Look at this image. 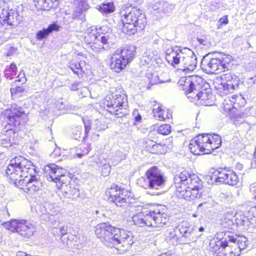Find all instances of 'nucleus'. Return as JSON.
<instances>
[{
    "label": "nucleus",
    "instance_id": "42",
    "mask_svg": "<svg viewBox=\"0 0 256 256\" xmlns=\"http://www.w3.org/2000/svg\"><path fill=\"white\" fill-rule=\"evenodd\" d=\"M114 156L112 157V164H115L122 160H126L127 158L128 154L124 153L120 150H116L115 152Z\"/></svg>",
    "mask_w": 256,
    "mask_h": 256
},
{
    "label": "nucleus",
    "instance_id": "26",
    "mask_svg": "<svg viewBox=\"0 0 256 256\" xmlns=\"http://www.w3.org/2000/svg\"><path fill=\"white\" fill-rule=\"evenodd\" d=\"M115 52L120 56L127 64L130 62L134 59L135 53L136 48L134 46H126L120 50H118Z\"/></svg>",
    "mask_w": 256,
    "mask_h": 256
},
{
    "label": "nucleus",
    "instance_id": "2",
    "mask_svg": "<svg viewBox=\"0 0 256 256\" xmlns=\"http://www.w3.org/2000/svg\"><path fill=\"white\" fill-rule=\"evenodd\" d=\"M174 180L178 196L188 200L201 197L202 182L197 175L184 170L176 175Z\"/></svg>",
    "mask_w": 256,
    "mask_h": 256
},
{
    "label": "nucleus",
    "instance_id": "62",
    "mask_svg": "<svg viewBox=\"0 0 256 256\" xmlns=\"http://www.w3.org/2000/svg\"><path fill=\"white\" fill-rule=\"evenodd\" d=\"M219 22L222 24H228V20L227 16H225L221 18L219 20Z\"/></svg>",
    "mask_w": 256,
    "mask_h": 256
},
{
    "label": "nucleus",
    "instance_id": "49",
    "mask_svg": "<svg viewBox=\"0 0 256 256\" xmlns=\"http://www.w3.org/2000/svg\"><path fill=\"white\" fill-rule=\"evenodd\" d=\"M82 126H78L76 127L72 130V136L76 140H78L82 135Z\"/></svg>",
    "mask_w": 256,
    "mask_h": 256
},
{
    "label": "nucleus",
    "instance_id": "46",
    "mask_svg": "<svg viewBox=\"0 0 256 256\" xmlns=\"http://www.w3.org/2000/svg\"><path fill=\"white\" fill-rule=\"evenodd\" d=\"M158 134L162 135H168L171 132V126L168 124L160 126L157 130Z\"/></svg>",
    "mask_w": 256,
    "mask_h": 256
},
{
    "label": "nucleus",
    "instance_id": "58",
    "mask_svg": "<svg viewBox=\"0 0 256 256\" xmlns=\"http://www.w3.org/2000/svg\"><path fill=\"white\" fill-rule=\"evenodd\" d=\"M24 90V88L23 87V86H18L16 88H11L10 92L12 94L14 93L18 94L23 92Z\"/></svg>",
    "mask_w": 256,
    "mask_h": 256
},
{
    "label": "nucleus",
    "instance_id": "34",
    "mask_svg": "<svg viewBox=\"0 0 256 256\" xmlns=\"http://www.w3.org/2000/svg\"><path fill=\"white\" fill-rule=\"evenodd\" d=\"M233 242H234V246L240 250V255L242 251L246 249L248 244V241L244 236H237L233 235Z\"/></svg>",
    "mask_w": 256,
    "mask_h": 256
},
{
    "label": "nucleus",
    "instance_id": "24",
    "mask_svg": "<svg viewBox=\"0 0 256 256\" xmlns=\"http://www.w3.org/2000/svg\"><path fill=\"white\" fill-rule=\"evenodd\" d=\"M231 84H222L220 82L219 80H215L214 84L218 92L220 95H226L229 93H232L234 90L239 88L240 84L237 82L236 80H234V82Z\"/></svg>",
    "mask_w": 256,
    "mask_h": 256
},
{
    "label": "nucleus",
    "instance_id": "35",
    "mask_svg": "<svg viewBox=\"0 0 256 256\" xmlns=\"http://www.w3.org/2000/svg\"><path fill=\"white\" fill-rule=\"evenodd\" d=\"M234 80H236L238 84L240 83L239 78L234 74L228 72L226 73L222 74L220 78H217L216 80H219L220 82H222V84H234Z\"/></svg>",
    "mask_w": 256,
    "mask_h": 256
},
{
    "label": "nucleus",
    "instance_id": "12",
    "mask_svg": "<svg viewBox=\"0 0 256 256\" xmlns=\"http://www.w3.org/2000/svg\"><path fill=\"white\" fill-rule=\"evenodd\" d=\"M180 84L184 86L183 90H185L186 94H195L201 90H206L209 87L208 84L200 76H194L189 78H182L180 81ZM192 96H190V97Z\"/></svg>",
    "mask_w": 256,
    "mask_h": 256
},
{
    "label": "nucleus",
    "instance_id": "17",
    "mask_svg": "<svg viewBox=\"0 0 256 256\" xmlns=\"http://www.w3.org/2000/svg\"><path fill=\"white\" fill-rule=\"evenodd\" d=\"M22 20V17L16 8H0V22L2 24H6L12 26H16Z\"/></svg>",
    "mask_w": 256,
    "mask_h": 256
},
{
    "label": "nucleus",
    "instance_id": "30",
    "mask_svg": "<svg viewBox=\"0 0 256 256\" xmlns=\"http://www.w3.org/2000/svg\"><path fill=\"white\" fill-rule=\"evenodd\" d=\"M62 191L65 194V197L70 198H76L79 196L80 192L78 189L72 186V184L66 181L62 184L61 188Z\"/></svg>",
    "mask_w": 256,
    "mask_h": 256
},
{
    "label": "nucleus",
    "instance_id": "61",
    "mask_svg": "<svg viewBox=\"0 0 256 256\" xmlns=\"http://www.w3.org/2000/svg\"><path fill=\"white\" fill-rule=\"evenodd\" d=\"M52 233L54 236H61V232L60 227L52 229Z\"/></svg>",
    "mask_w": 256,
    "mask_h": 256
},
{
    "label": "nucleus",
    "instance_id": "10",
    "mask_svg": "<svg viewBox=\"0 0 256 256\" xmlns=\"http://www.w3.org/2000/svg\"><path fill=\"white\" fill-rule=\"evenodd\" d=\"M218 236L217 239L219 240L216 244V246L218 247L219 252H222L224 256H240V250L234 246V239L231 232H222L218 234Z\"/></svg>",
    "mask_w": 256,
    "mask_h": 256
},
{
    "label": "nucleus",
    "instance_id": "4",
    "mask_svg": "<svg viewBox=\"0 0 256 256\" xmlns=\"http://www.w3.org/2000/svg\"><path fill=\"white\" fill-rule=\"evenodd\" d=\"M123 24L122 32L132 35L143 30L146 24V19L142 10L136 8H128L121 12Z\"/></svg>",
    "mask_w": 256,
    "mask_h": 256
},
{
    "label": "nucleus",
    "instance_id": "39",
    "mask_svg": "<svg viewBox=\"0 0 256 256\" xmlns=\"http://www.w3.org/2000/svg\"><path fill=\"white\" fill-rule=\"evenodd\" d=\"M107 44H102L100 42L96 41L90 45V48L96 52H102L104 50L108 49L109 46L106 45Z\"/></svg>",
    "mask_w": 256,
    "mask_h": 256
},
{
    "label": "nucleus",
    "instance_id": "15",
    "mask_svg": "<svg viewBox=\"0 0 256 256\" xmlns=\"http://www.w3.org/2000/svg\"><path fill=\"white\" fill-rule=\"evenodd\" d=\"M45 172L47 174L48 179L57 182H60L62 184L68 181L70 182V178L66 170L59 167L54 164H51L45 168Z\"/></svg>",
    "mask_w": 256,
    "mask_h": 256
},
{
    "label": "nucleus",
    "instance_id": "21",
    "mask_svg": "<svg viewBox=\"0 0 256 256\" xmlns=\"http://www.w3.org/2000/svg\"><path fill=\"white\" fill-rule=\"evenodd\" d=\"M216 181L230 186L237 184L238 176L236 173L229 168H224L218 172Z\"/></svg>",
    "mask_w": 256,
    "mask_h": 256
},
{
    "label": "nucleus",
    "instance_id": "53",
    "mask_svg": "<svg viewBox=\"0 0 256 256\" xmlns=\"http://www.w3.org/2000/svg\"><path fill=\"white\" fill-rule=\"evenodd\" d=\"M82 120L84 125L85 128V136L84 137V138H85L86 137L88 136V134L91 129V126L90 122L88 120H85L83 119Z\"/></svg>",
    "mask_w": 256,
    "mask_h": 256
},
{
    "label": "nucleus",
    "instance_id": "6",
    "mask_svg": "<svg viewBox=\"0 0 256 256\" xmlns=\"http://www.w3.org/2000/svg\"><path fill=\"white\" fill-rule=\"evenodd\" d=\"M32 163L21 156H17L10 160L6 171V175L16 186L19 180L26 178V173H34Z\"/></svg>",
    "mask_w": 256,
    "mask_h": 256
},
{
    "label": "nucleus",
    "instance_id": "11",
    "mask_svg": "<svg viewBox=\"0 0 256 256\" xmlns=\"http://www.w3.org/2000/svg\"><path fill=\"white\" fill-rule=\"evenodd\" d=\"M2 226L12 232H16L24 236L29 238L34 234L36 226L26 220L14 219L2 223Z\"/></svg>",
    "mask_w": 256,
    "mask_h": 256
},
{
    "label": "nucleus",
    "instance_id": "52",
    "mask_svg": "<svg viewBox=\"0 0 256 256\" xmlns=\"http://www.w3.org/2000/svg\"><path fill=\"white\" fill-rule=\"evenodd\" d=\"M164 146L160 144H154L152 146V153H161L162 149Z\"/></svg>",
    "mask_w": 256,
    "mask_h": 256
},
{
    "label": "nucleus",
    "instance_id": "54",
    "mask_svg": "<svg viewBox=\"0 0 256 256\" xmlns=\"http://www.w3.org/2000/svg\"><path fill=\"white\" fill-rule=\"evenodd\" d=\"M250 190L252 195V199L256 204V182L250 185Z\"/></svg>",
    "mask_w": 256,
    "mask_h": 256
},
{
    "label": "nucleus",
    "instance_id": "5",
    "mask_svg": "<svg viewBox=\"0 0 256 256\" xmlns=\"http://www.w3.org/2000/svg\"><path fill=\"white\" fill-rule=\"evenodd\" d=\"M221 144L222 139L219 135L215 134H201L190 141L188 148L192 153L195 155H198L200 152L209 154L219 148Z\"/></svg>",
    "mask_w": 256,
    "mask_h": 256
},
{
    "label": "nucleus",
    "instance_id": "60",
    "mask_svg": "<svg viewBox=\"0 0 256 256\" xmlns=\"http://www.w3.org/2000/svg\"><path fill=\"white\" fill-rule=\"evenodd\" d=\"M81 86V84L80 82H74L71 84L70 88L72 90H78L79 87Z\"/></svg>",
    "mask_w": 256,
    "mask_h": 256
},
{
    "label": "nucleus",
    "instance_id": "56",
    "mask_svg": "<svg viewBox=\"0 0 256 256\" xmlns=\"http://www.w3.org/2000/svg\"><path fill=\"white\" fill-rule=\"evenodd\" d=\"M72 236L70 234H66L60 236V240L64 244H68L69 240H70Z\"/></svg>",
    "mask_w": 256,
    "mask_h": 256
},
{
    "label": "nucleus",
    "instance_id": "64",
    "mask_svg": "<svg viewBox=\"0 0 256 256\" xmlns=\"http://www.w3.org/2000/svg\"><path fill=\"white\" fill-rule=\"evenodd\" d=\"M16 256H31L30 254H26L23 252H17Z\"/></svg>",
    "mask_w": 256,
    "mask_h": 256
},
{
    "label": "nucleus",
    "instance_id": "7",
    "mask_svg": "<svg viewBox=\"0 0 256 256\" xmlns=\"http://www.w3.org/2000/svg\"><path fill=\"white\" fill-rule=\"evenodd\" d=\"M142 180L144 182L142 186L151 190L148 192L150 194L158 195L164 192L166 178L157 167L154 166L148 170L145 177H142Z\"/></svg>",
    "mask_w": 256,
    "mask_h": 256
},
{
    "label": "nucleus",
    "instance_id": "59",
    "mask_svg": "<svg viewBox=\"0 0 256 256\" xmlns=\"http://www.w3.org/2000/svg\"><path fill=\"white\" fill-rule=\"evenodd\" d=\"M96 130L98 131H100L102 130H105L107 126L104 124H102L100 121H97L96 123Z\"/></svg>",
    "mask_w": 256,
    "mask_h": 256
},
{
    "label": "nucleus",
    "instance_id": "18",
    "mask_svg": "<svg viewBox=\"0 0 256 256\" xmlns=\"http://www.w3.org/2000/svg\"><path fill=\"white\" fill-rule=\"evenodd\" d=\"M164 208H158L154 210H150L151 226L162 228L166 225L169 221L168 214Z\"/></svg>",
    "mask_w": 256,
    "mask_h": 256
},
{
    "label": "nucleus",
    "instance_id": "16",
    "mask_svg": "<svg viewBox=\"0 0 256 256\" xmlns=\"http://www.w3.org/2000/svg\"><path fill=\"white\" fill-rule=\"evenodd\" d=\"M34 173L30 174L29 172L26 174V178L20 179L18 184V186H25V189L30 192L38 191L42 186V182L40 179V176L37 174L35 166L33 164Z\"/></svg>",
    "mask_w": 256,
    "mask_h": 256
},
{
    "label": "nucleus",
    "instance_id": "29",
    "mask_svg": "<svg viewBox=\"0 0 256 256\" xmlns=\"http://www.w3.org/2000/svg\"><path fill=\"white\" fill-rule=\"evenodd\" d=\"M35 7L38 10H48L52 8H56L58 2L53 0H32Z\"/></svg>",
    "mask_w": 256,
    "mask_h": 256
},
{
    "label": "nucleus",
    "instance_id": "13",
    "mask_svg": "<svg viewBox=\"0 0 256 256\" xmlns=\"http://www.w3.org/2000/svg\"><path fill=\"white\" fill-rule=\"evenodd\" d=\"M110 30L106 26H102L100 28V32H96V30L88 29L84 36L85 42L90 45L96 41L100 42L102 44H108L111 42L112 34L108 32Z\"/></svg>",
    "mask_w": 256,
    "mask_h": 256
},
{
    "label": "nucleus",
    "instance_id": "47",
    "mask_svg": "<svg viewBox=\"0 0 256 256\" xmlns=\"http://www.w3.org/2000/svg\"><path fill=\"white\" fill-rule=\"evenodd\" d=\"M234 221L238 226H244L248 222V218L242 214H236Z\"/></svg>",
    "mask_w": 256,
    "mask_h": 256
},
{
    "label": "nucleus",
    "instance_id": "9",
    "mask_svg": "<svg viewBox=\"0 0 256 256\" xmlns=\"http://www.w3.org/2000/svg\"><path fill=\"white\" fill-rule=\"evenodd\" d=\"M106 110L116 118H121L126 114V96L124 94H112L106 97L104 102Z\"/></svg>",
    "mask_w": 256,
    "mask_h": 256
},
{
    "label": "nucleus",
    "instance_id": "32",
    "mask_svg": "<svg viewBox=\"0 0 256 256\" xmlns=\"http://www.w3.org/2000/svg\"><path fill=\"white\" fill-rule=\"evenodd\" d=\"M196 96L198 100H201L200 103L202 104L208 106L210 105V100L212 98V94L210 88H206V90H201L195 93Z\"/></svg>",
    "mask_w": 256,
    "mask_h": 256
},
{
    "label": "nucleus",
    "instance_id": "19",
    "mask_svg": "<svg viewBox=\"0 0 256 256\" xmlns=\"http://www.w3.org/2000/svg\"><path fill=\"white\" fill-rule=\"evenodd\" d=\"M165 58L167 62L175 67L180 64L182 56L184 54V48L176 46H172L167 45L165 47Z\"/></svg>",
    "mask_w": 256,
    "mask_h": 256
},
{
    "label": "nucleus",
    "instance_id": "51",
    "mask_svg": "<svg viewBox=\"0 0 256 256\" xmlns=\"http://www.w3.org/2000/svg\"><path fill=\"white\" fill-rule=\"evenodd\" d=\"M111 166L109 164H104L102 168V174L104 176H108L110 171Z\"/></svg>",
    "mask_w": 256,
    "mask_h": 256
},
{
    "label": "nucleus",
    "instance_id": "20",
    "mask_svg": "<svg viewBox=\"0 0 256 256\" xmlns=\"http://www.w3.org/2000/svg\"><path fill=\"white\" fill-rule=\"evenodd\" d=\"M183 66L184 72H192L196 66L197 58L194 52L190 48H184V54L180 64Z\"/></svg>",
    "mask_w": 256,
    "mask_h": 256
},
{
    "label": "nucleus",
    "instance_id": "22",
    "mask_svg": "<svg viewBox=\"0 0 256 256\" xmlns=\"http://www.w3.org/2000/svg\"><path fill=\"white\" fill-rule=\"evenodd\" d=\"M73 4L74 6L73 18L84 21L85 13L90 8L88 0H73Z\"/></svg>",
    "mask_w": 256,
    "mask_h": 256
},
{
    "label": "nucleus",
    "instance_id": "55",
    "mask_svg": "<svg viewBox=\"0 0 256 256\" xmlns=\"http://www.w3.org/2000/svg\"><path fill=\"white\" fill-rule=\"evenodd\" d=\"M16 78V82H22V84L25 83L26 80L25 77L24 72L23 70L20 72L18 76Z\"/></svg>",
    "mask_w": 256,
    "mask_h": 256
},
{
    "label": "nucleus",
    "instance_id": "50",
    "mask_svg": "<svg viewBox=\"0 0 256 256\" xmlns=\"http://www.w3.org/2000/svg\"><path fill=\"white\" fill-rule=\"evenodd\" d=\"M146 76L149 80V82L152 84H156L158 82V77L157 76H154L152 73H147Z\"/></svg>",
    "mask_w": 256,
    "mask_h": 256
},
{
    "label": "nucleus",
    "instance_id": "8",
    "mask_svg": "<svg viewBox=\"0 0 256 256\" xmlns=\"http://www.w3.org/2000/svg\"><path fill=\"white\" fill-rule=\"evenodd\" d=\"M230 61L231 58L228 55L220 54L212 57L208 54L202 58L201 68L207 74H218L228 70Z\"/></svg>",
    "mask_w": 256,
    "mask_h": 256
},
{
    "label": "nucleus",
    "instance_id": "36",
    "mask_svg": "<svg viewBox=\"0 0 256 256\" xmlns=\"http://www.w3.org/2000/svg\"><path fill=\"white\" fill-rule=\"evenodd\" d=\"M58 26L56 24L54 23L50 24L48 28H44L42 30L38 31L36 34V38L38 40H42L52 32L58 31Z\"/></svg>",
    "mask_w": 256,
    "mask_h": 256
},
{
    "label": "nucleus",
    "instance_id": "38",
    "mask_svg": "<svg viewBox=\"0 0 256 256\" xmlns=\"http://www.w3.org/2000/svg\"><path fill=\"white\" fill-rule=\"evenodd\" d=\"M35 210L36 213L40 216H43L42 218L46 221L50 220L52 218L47 216L46 208V202L43 204H38L36 206Z\"/></svg>",
    "mask_w": 256,
    "mask_h": 256
},
{
    "label": "nucleus",
    "instance_id": "1",
    "mask_svg": "<svg viewBox=\"0 0 256 256\" xmlns=\"http://www.w3.org/2000/svg\"><path fill=\"white\" fill-rule=\"evenodd\" d=\"M95 232L104 245L110 248L114 247L120 252L130 248L133 243L132 233L113 226L109 223L98 224L96 227Z\"/></svg>",
    "mask_w": 256,
    "mask_h": 256
},
{
    "label": "nucleus",
    "instance_id": "25",
    "mask_svg": "<svg viewBox=\"0 0 256 256\" xmlns=\"http://www.w3.org/2000/svg\"><path fill=\"white\" fill-rule=\"evenodd\" d=\"M166 240L172 245L182 244L179 226L176 228H168L166 232Z\"/></svg>",
    "mask_w": 256,
    "mask_h": 256
},
{
    "label": "nucleus",
    "instance_id": "31",
    "mask_svg": "<svg viewBox=\"0 0 256 256\" xmlns=\"http://www.w3.org/2000/svg\"><path fill=\"white\" fill-rule=\"evenodd\" d=\"M236 212L230 209L227 210L221 218L222 224L224 227L232 228V226L234 224Z\"/></svg>",
    "mask_w": 256,
    "mask_h": 256
},
{
    "label": "nucleus",
    "instance_id": "14",
    "mask_svg": "<svg viewBox=\"0 0 256 256\" xmlns=\"http://www.w3.org/2000/svg\"><path fill=\"white\" fill-rule=\"evenodd\" d=\"M106 194L109 196V200L114 203L118 206L121 207L129 203L128 192L124 188L121 189L116 185L112 186Z\"/></svg>",
    "mask_w": 256,
    "mask_h": 256
},
{
    "label": "nucleus",
    "instance_id": "37",
    "mask_svg": "<svg viewBox=\"0 0 256 256\" xmlns=\"http://www.w3.org/2000/svg\"><path fill=\"white\" fill-rule=\"evenodd\" d=\"M84 64V62L81 61L77 62L74 61H70L69 62L68 66L75 74H76L78 77H80L82 75V72H84L82 68V66Z\"/></svg>",
    "mask_w": 256,
    "mask_h": 256
},
{
    "label": "nucleus",
    "instance_id": "28",
    "mask_svg": "<svg viewBox=\"0 0 256 256\" xmlns=\"http://www.w3.org/2000/svg\"><path fill=\"white\" fill-rule=\"evenodd\" d=\"M127 64L124 61L120 56L114 52L112 58L110 68L116 72H119L126 68Z\"/></svg>",
    "mask_w": 256,
    "mask_h": 256
},
{
    "label": "nucleus",
    "instance_id": "41",
    "mask_svg": "<svg viewBox=\"0 0 256 256\" xmlns=\"http://www.w3.org/2000/svg\"><path fill=\"white\" fill-rule=\"evenodd\" d=\"M98 6V10L106 14L112 13L114 10V6L111 2L103 4Z\"/></svg>",
    "mask_w": 256,
    "mask_h": 256
},
{
    "label": "nucleus",
    "instance_id": "57",
    "mask_svg": "<svg viewBox=\"0 0 256 256\" xmlns=\"http://www.w3.org/2000/svg\"><path fill=\"white\" fill-rule=\"evenodd\" d=\"M242 100L243 101H244V100L241 94H239V95L233 94L231 96V98L230 100L232 102L234 103V104H236V101L238 100Z\"/></svg>",
    "mask_w": 256,
    "mask_h": 256
},
{
    "label": "nucleus",
    "instance_id": "27",
    "mask_svg": "<svg viewBox=\"0 0 256 256\" xmlns=\"http://www.w3.org/2000/svg\"><path fill=\"white\" fill-rule=\"evenodd\" d=\"M150 211H146L139 212L134 215L132 218V221L135 225L139 226H151Z\"/></svg>",
    "mask_w": 256,
    "mask_h": 256
},
{
    "label": "nucleus",
    "instance_id": "63",
    "mask_svg": "<svg viewBox=\"0 0 256 256\" xmlns=\"http://www.w3.org/2000/svg\"><path fill=\"white\" fill-rule=\"evenodd\" d=\"M60 232H61V236H63V235L68 234L67 226H64L62 227H60Z\"/></svg>",
    "mask_w": 256,
    "mask_h": 256
},
{
    "label": "nucleus",
    "instance_id": "23",
    "mask_svg": "<svg viewBox=\"0 0 256 256\" xmlns=\"http://www.w3.org/2000/svg\"><path fill=\"white\" fill-rule=\"evenodd\" d=\"M180 238L182 243H189L190 242L196 241V230L192 226H188L186 222H182L179 225Z\"/></svg>",
    "mask_w": 256,
    "mask_h": 256
},
{
    "label": "nucleus",
    "instance_id": "44",
    "mask_svg": "<svg viewBox=\"0 0 256 256\" xmlns=\"http://www.w3.org/2000/svg\"><path fill=\"white\" fill-rule=\"evenodd\" d=\"M79 149L81 152H78L76 156L79 158H81L82 156L88 153L91 150V146L89 144H84L80 146Z\"/></svg>",
    "mask_w": 256,
    "mask_h": 256
},
{
    "label": "nucleus",
    "instance_id": "43",
    "mask_svg": "<svg viewBox=\"0 0 256 256\" xmlns=\"http://www.w3.org/2000/svg\"><path fill=\"white\" fill-rule=\"evenodd\" d=\"M154 116V118L159 120H164V110H162L160 106L158 104L157 108H154L152 110Z\"/></svg>",
    "mask_w": 256,
    "mask_h": 256
},
{
    "label": "nucleus",
    "instance_id": "33",
    "mask_svg": "<svg viewBox=\"0 0 256 256\" xmlns=\"http://www.w3.org/2000/svg\"><path fill=\"white\" fill-rule=\"evenodd\" d=\"M156 52L151 50H146L140 58V64L142 66L151 65V63L156 60Z\"/></svg>",
    "mask_w": 256,
    "mask_h": 256
},
{
    "label": "nucleus",
    "instance_id": "40",
    "mask_svg": "<svg viewBox=\"0 0 256 256\" xmlns=\"http://www.w3.org/2000/svg\"><path fill=\"white\" fill-rule=\"evenodd\" d=\"M17 67L15 64L12 63L4 72L5 77L10 80L13 79L16 74Z\"/></svg>",
    "mask_w": 256,
    "mask_h": 256
},
{
    "label": "nucleus",
    "instance_id": "45",
    "mask_svg": "<svg viewBox=\"0 0 256 256\" xmlns=\"http://www.w3.org/2000/svg\"><path fill=\"white\" fill-rule=\"evenodd\" d=\"M46 208L47 216L51 218L56 214L58 212V208H56L52 204L46 202Z\"/></svg>",
    "mask_w": 256,
    "mask_h": 256
},
{
    "label": "nucleus",
    "instance_id": "3",
    "mask_svg": "<svg viewBox=\"0 0 256 256\" xmlns=\"http://www.w3.org/2000/svg\"><path fill=\"white\" fill-rule=\"evenodd\" d=\"M2 114L7 119L6 128H7L6 132L8 134L0 136V144L8 148L16 144L12 127L16 128L26 123L28 120V114L22 108L16 104H12L10 108L6 110Z\"/></svg>",
    "mask_w": 256,
    "mask_h": 256
},
{
    "label": "nucleus",
    "instance_id": "48",
    "mask_svg": "<svg viewBox=\"0 0 256 256\" xmlns=\"http://www.w3.org/2000/svg\"><path fill=\"white\" fill-rule=\"evenodd\" d=\"M158 6L156 4V6L157 7V9L163 11L164 12H166L168 11L167 8L168 7H172L173 6L171 4H170L164 1H162L157 4Z\"/></svg>",
    "mask_w": 256,
    "mask_h": 256
}]
</instances>
